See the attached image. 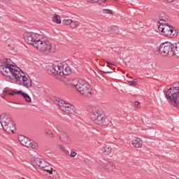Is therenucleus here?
Listing matches in <instances>:
<instances>
[{
	"mask_svg": "<svg viewBox=\"0 0 179 179\" xmlns=\"http://www.w3.org/2000/svg\"><path fill=\"white\" fill-rule=\"evenodd\" d=\"M0 123L6 132H8V134H15L16 127L10 116L6 115V113L1 114Z\"/></svg>",
	"mask_w": 179,
	"mask_h": 179,
	"instance_id": "7ed1b4c3",
	"label": "nucleus"
},
{
	"mask_svg": "<svg viewBox=\"0 0 179 179\" xmlns=\"http://www.w3.org/2000/svg\"><path fill=\"white\" fill-rule=\"evenodd\" d=\"M171 33L168 37H177V31L173 27V29H171Z\"/></svg>",
	"mask_w": 179,
	"mask_h": 179,
	"instance_id": "cd10ccee",
	"label": "nucleus"
},
{
	"mask_svg": "<svg viewBox=\"0 0 179 179\" xmlns=\"http://www.w3.org/2000/svg\"><path fill=\"white\" fill-rule=\"evenodd\" d=\"M109 69H111V67L108 66Z\"/></svg>",
	"mask_w": 179,
	"mask_h": 179,
	"instance_id": "de8ad7c7",
	"label": "nucleus"
},
{
	"mask_svg": "<svg viewBox=\"0 0 179 179\" xmlns=\"http://www.w3.org/2000/svg\"><path fill=\"white\" fill-rule=\"evenodd\" d=\"M59 139L63 142V143H69L71 142V138L69 136L66 134L65 132H60L59 134Z\"/></svg>",
	"mask_w": 179,
	"mask_h": 179,
	"instance_id": "2eb2a0df",
	"label": "nucleus"
},
{
	"mask_svg": "<svg viewBox=\"0 0 179 179\" xmlns=\"http://www.w3.org/2000/svg\"><path fill=\"white\" fill-rule=\"evenodd\" d=\"M59 148L60 149V150H62V152H65V147L63 145H59Z\"/></svg>",
	"mask_w": 179,
	"mask_h": 179,
	"instance_id": "f704fd0d",
	"label": "nucleus"
},
{
	"mask_svg": "<svg viewBox=\"0 0 179 179\" xmlns=\"http://www.w3.org/2000/svg\"><path fill=\"white\" fill-rule=\"evenodd\" d=\"M10 59L4 58L0 61V72L5 78H9L11 80L17 82L18 85L29 89L31 87V78L24 75L22 69L16 64H13Z\"/></svg>",
	"mask_w": 179,
	"mask_h": 179,
	"instance_id": "f257e3e1",
	"label": "nucleus"
},
{
	"mask_svg": "<svg viewBox=\"0 0 179 179\" xmlns=\"http://www.w3.org/2000/svg\"><path fill=\"white\" fill-rule=\"evenodd\" d=\"M62 23L63 24H66V25L71 24L72 23V20L71 19L63 20Z\"/></svg>",
	"mask_w": 179,
	"mask_h": 179,
	"instance_id": "c85d7f7f",
	"label": "nucleus"
},
{
	"mask_svg": "<svg viewBox=\"0 0 179 179\" xmlns=\"http://www.w3.org/2000/svg\"><path fill=\"white\" fill-rule=\"evenodd\" d=\"M128 83L130 86H136V83H138V79H135L134 81H128Z\"/></svg>",
	"mask_w": 179,
	"mask_h": 179,
	"instance_id": "c756f323",
	"label": "nucleus"
},
{
	"mask_svg": "<svg viewBox=\"0 0 179 179\" xmlns=\"http://www.w3.org/2000/svg\"><path fill=\"white\" fill-rule=\"evenodd\" d=\"M163 20H160V21L158 22V29L159 31H161V33H163L165 37H169L171 34V31L173 27L169 24L163 23Z\"/></svg>",
	"mask_w": 179,
	"mask_h": 179,
	"instance_id": "1a4fd4ad",
	"label": "nucleus"
},
{
	"mask_svg": "<svg viewBox=\"0 0 179 179\" xmlns=\"http://www.w3.org/2000/svg\"><path fill=\"white\" fill-rule=\"evenodd\" d=\"M166 2H173V1H174V0H166Z\"/></svg>",
	"mask_w": 179,
	"mask_h": 179,
	"instance_id": "79ce46f5",
	"label": "nucleus"
},
{
	"mask_svg": "<svg viewBox=\"0 0 179 179\" xmlns=\"http://www.w3.org/2000/svg\"><path fill=\"white\" fill-rule=\"evenodd\" d=\"M20 95L22 96V97H23L24 100L27 103H31V98H30V96H29L27 93H24L23 92V91H21V93Z\"/></svg>",
	"mask_w": 179,
	"mask_h": 179,
	"instance_id": "5701e85b",
	"label": "nucleus"
},
{
	"mask_svg": "<svg viewBox=\"0 0 179 179\" xmlns=\"http://www.w3.org/2000/svg\"><path fill=\"white\" fill-rule=\"evenodd\" d=\"M172 47V57H176L179 58V43H176L173 44Z\"/></svg>",
	"mask_w": 179,
	"mask_h": 179,
	"instance_id": "dca6fc26",
	"label": "nucleus"
},
{
	"mask_svg": "<svg viewBox=\"0 0 179 179\" xmlns=\"http://www.w3.org/2000/svg\"><path fill=\"white\" fill-rule=\"evenodd\" d=\"M23 146H25L26 148H31V149H36V148L38 146V144L36 142L33 141L32 140L28 139V141H26Z\"/></svg>",
	"mask_w": 179,
	"mask_h": 179,
	"instance_id": "f3484780",
	"label": "nucleus"
},
{
	"mask_svg": "<svg viewBox=\"0 0 179 179\" xmlns=\"http://www.w3.org/2000/svg\"><path fill=\"white\" fill-rule=\"evenodd\" d=\"M45 132L47 135H50V138H54V134L51 130H46Z\"/></svg>",
	"mask_w": 179,
	"mask_h": 179,
	"instance_id": "2f4dec72",
	"label": "nucleus"
},
{
	"mask_svg": "<svg viewBox=\"0 0 179 179\" xmlns=\"http://www.w3.org/2000/svg\"><path fill=\"white\" fill-rule=\"evenodd\" d=\"M106 2H107V0H99V5H101V6H103Z\"/></svg>",
	"mask_w": 179,
	"mask_h": 179,
	"instance_id": "72a5a7b5",
	"label": "nucleus"
},
{
	"mask_svg": "<svg viewBox=\"0 0 179 179\" xmlns=\"http://www.w3.org/2000/svg\"><path fill=\"white\" fill-rule=\"evenodd\" d=\"M99 167H100V169H103L108 173L114 171V170H115V164H114V162L107 161L106 159L100 161Z\"/></svg>",
	"mask_w": 179,
	"mask_h": 179,
	"instance_id": "9d476101",
	"label": "nucleus"
},
{
	"mask_svg": "<svg viewBox=\"0 0 179 179\" xmlns=\"http://www.w3.org/2000/svg\"><path fill=\"white\" fill-rule=\"evenodd\" d=\"M62 70L61 65L51 64L47 67L48 73L50 75H59L60 71Z\"/></svg>",
	"mask_w": 179,
	"mask_h": 179,
	"instance_id": "9b49d317",
	"label": "nucleus"
},
{
	"mask_svg": "<svg viewBox=\"0 0 179 179\" xmlns=\"http://www.w3.org/2000/svg\"><path fill=\"white\" fill-rule=\"evenodd\" d=\"M20 93H22V90L15 91V90H4L1 96L2 99H5L6 94H8L9 96H15V94L20 95Z\"/></svg>",
	"mask_w": 179,
	"mask_h": 179,
	"instance_id": "4468645a",
	"label": "nucleus"
},
{
	"mask_svg": "<svg viewBox=\"0 0 179 179\" xmlns=\"http://www.w3.org/2000/svg\"><path fill=\"white\" fill-rule=\"evenodd\" d=\"M45 166H50V164L48 162H45V160L42 159L41 164V165H39L38 170H43L45 167Z\"/></svg>",
	"mask_w": 179,
	"mask_h": 179,
	"instance_id": "a878e982",
	"label": "nucleus"
},
{
	"mask_svg": "<svg viewBox=\"0 0 179 179\" xmlns=\"http://www.w3.org/2000/svg\"><path fill=\"white\" fill-rule=\"evenodd\" d=\"M43 171H45L46 173H48L50 174V173L52 171V169L51 168V166H50V165H46L43 169Z\"/></svg>",
	"mask_w": 179,
	"mask_h": 179,
	"instance_id": "bb28decb",
	"label": "nucleus"
},
{
	"mask_svg": "<svg viewBox=\"0 0 179 179\" xmlns=\"http://www.w3.org/2000/svg\"><path fill=\"white\" fill-rule=\"evenodd\" d=\"M178 85H179V82H178Z\"/></svg>",
	"mask_w": 179,
	"mask_h": 179,
	"instance_id": "09e8293b",
	"label": "nucleus"
},
{
	"mask_svg": "<svg viewBox=\"0 0 179 179\" xmlns=\"http://www.w3.org/2000/svg\"><path fill=\"white\" fill-rule=\"evenodd\" d=\"M19 179H26V178H22V177H21V178H20Z\"/></svg>",
	"mask_w": 179,
	"mask_h": 179,
	"instance_id": "a18cd8bd",
	"label": "nucleus"
},
{
	"mask_svg": "<svg viewBox=\"0 0 179 179\" xmlns=\"http://www.w3.org/2000/svg\"><path fill=\"white\" fill-rule=\"evenodd\" d=\"M87 2H93V0H87Z\"/></svg>",
	"mask_w": 179,
	"mask_h": 179,
	"instance_id": "37998d69",
	"label": "nucleus"
},
{
	"mask_svg": "<svg viewBox=\"0 0 179 179\" xmlns=\"http://www.w3.org/2000/svg\"><path fill=\"white\" fill-rule=\"evenodd\" d=\"M134 104H135V106L136 107H138V108H140V107H141V102L136 101Z\"/></svg>",
	"mask_w": 179,
	"mask_h": 179,
	"instance_id": "c9c22d12",
	"label": "nucleus"
},
{
	"mask_svg": "<svg viewBox=\"0 0 179 179\" xmlns=\"http://www.w3.org/2000/svg\"><path fill=\"white\" fill-rule=\"evenodd\" d=\"M102 10H103V13H108V9H103Z\"/></svg>",
	"mask_w": 179,
	"mask_h": 179,
	"instance_id": "58836bf2",
	"label": "nucleus"
},
{
	"mask_svg": "<svg viewBox=\"0 0 179 179\" xmlns=\"http://www.w3.org/2000/svg\"><path fill=\"white\" fill-rule=\"evenodd\" d=\"M90 118L94 124L104 127L107 122L106 121V113L100 106H92L90 110Z\"/></svg>",
	"mask_w": 179,
	"mask_h": 179,
	"instance_id": "f03ea898",
	"label": "nucleus"
},
{
	"mask_svg": "<svg viewBox=\"0 0 179 179\" xmlns=\"http://www.w3.org/2000/svg\"><path fill=\"white\" fill-rule=\"evenodd\" d=\"M49 174L51 179H59V174H58L55 169H52Z\"/></svg>",
	"mask_w": 179,
	"mask_h": 179,
	"instance_id": "4be33fe9",
	"label": "nucleus"
},
{
	"mask_svg": "<svg viewBox=\"0 0 179 179\" xmlns=\"http://www.w3.org/2000/svg\"><path fill=\"white\" fill-rule=\"evenodd\" d=\"M78 22H76V21H74V22H73L72 21V22L70 24V27H71V29H75V27H76L77 26H78Z\"/></svg>",
	"mask_w": 179,
	"mask_h": 179,
	"instance_id": "7c9ffc66",
	"label": "nucleus"
},
{
	"mask_svg": "<svg viewBox=\"0 0 179 179\" xmlns=\"http://www.w3.org/2000/svg\"><path fill=\"white\" fill-rule=\"evenodd\" d=\"M173 43L170 42H165L160 44L158 48V52H160L163 57L166 55H172L173 54Z\"/></svg>",
	"mask_w": 179,
	"mask_h": 179,
	"instance_id": "0eeeda50",
	"label": "nucleus"
},
{
	"mask_svg": "<svg viewBox=\"0 0 179 179\" xmlns=\"http://www.w3.org/2000/svg\"><path fill=\"white\" fill-rule=\"evenodd\" d=\"M80 94L84 96V97H87L88 99L92 96V87L90 85L87 84L82 90L78 91Z\"/></svg>",
	"mask_w": 179,
	"mask_h": 179,
	"instance_id": "f8f14e48",
	"label": "nucleus"
},
{
	"mask_svg": "<svg viewBox=\"0 0 179 179\" xmlns=\"http://www.w3.org/2000/svg\"><path fill=\"white\" fill-rule=\"evenodd\" d=\"M107 10L109 15H114V11H113V10L108 9Z\"/></svg>",
	"mask_w": 179,
	"mask_h": 179,
	"instance_id": "4c0bfd02",
	"label": "nucleus"
},
{
	"mask_svg": "<svg viewBox=\"0 0 179 179\" xmlns=\"http://www.w3.org/2000/svg\"><path fill=\"white\" fill-rule=\"evenodd\" d=\"M7 47H10V48H12V47H11V45H10V44H8V45H7Z\"/></svg>",
	"mask_w": 179,
	"mask_h": 179,
	"instance_id": "c03bdc74",
	"label": "nucleus"
},
{
	"mask_svg": "<svg viewBox=\"0 0 179 179\" xmlns=\"http://www.w3.org/2000/svg\"><path fill=\"white\" fill-rule=\"evenodd\" d=\"M92 2L97 3L100 2V0H92Z\"/></svg>",
	"mask_w": 179,
	"mask_h": 179,
	"instance_id": "a19ab883",
	"label": "nucleus"
},
{
	"mask_svg": "<svg viewBox=\"0 0 179 179\" xmlns=\"http://www.w3.org/2000/svg\"><path fill=\"white\" fill-rule=\"evenodd\" d=\"M67 85L71 87H76V90L79 92L87 85V83L80 78H68Z\"/></svg>",
	"mask_w": 179,
	"mask_h": 179,
	"instance_id": "6e6552de",
	"label": "nucleus"
},
{
	"mask_svg": "<svg viewBox=\"0 0 179 179\" xmlns=\"http://www.w3.org/2000/svg\"><path fill=\"white\" fill-rule=\"evenodd\" d=\"M100 72H101L102 73H106V75L108 74V73H113V72L114 71H107V70H100Z\"/></svg>",
	"mask_w": 179,
	"mask_h": 179,
	"instance_id": "473e14b6",
	"label": "nucleus"
},
{
	"mask_svg": "<svg viewBox=\"0 0 179 179\" xmlns=\"http://www.w3.org/2000/svg\"><path fill=\"white\" fill-rule=\"evenodd\" d=\"M28 138L23 136V135H20L18 136V141L22 145V146L25 144V143L28 141Z\"/></svg>",
	"mask_w": 179,
	"mask_h": 179,
	"instance_id": "b1692460",
	"label": "nucleus"
},
{
	"mask_svg": "<svg viewBox=\"0 0 179 179\" xmlns=\"http://www.w3.org/2000/svg\"><path fill=\"white\" fill-rule=\"evenodd\" d=\"M76 156V152L75 151H71V157H75Z\"/></svg>",
	"mask_w": 179,
	"mask_h": 179,
	"instance_id": "e433bc0d",
	"label": "nucleus"
},
{
	"mask_svg": "<svg viewBox=\"0 0 179 179\" xmlns=\"http://www.w3.org/2000/svg\"><path fill=\"white\" fill-rule=\"evenodd\" d=\"M61 68L62 69L60 70V72H59V76H64L67 75H69L72 71H71V68L68 66V64H60Z\"/></svg>",
	"mask_w": 179,
	"mask_h": 179,
	"instance_id": "ddd939ff",
	"label": "nucleus"
},
{
	"mask_svg": "<svg viewBox=\"0 0 179 179\" xmlns=\"http://www.w3.org/2000/svg\"><path fill=\"white\" fill-rule=\"evenodd\" d=\"M35 48L40 51V52L50 54V52H54L55 51V45L51 44L48 41L43 40V37L41 36V38L35 44Z\"/></svg>",
	"mask_w": 179,
	"mask_h": 179,
	"instance_id": "20e7f679",
	"label": "nucleus"
},
{
	"mask_svg": "<svg viewBox=\"0 0 179 179\" xmlns=\"http://www.w3.org/2000/svg\"><path fill=\"white\" fill-rule=\"evenodd\" d=\"M52 22L57 23V24H61V17L57 14H55L52 17Z\"/></svg>",
	"mask_w": 179,
	"mask_h": 179,
	"instance_id": "393cba45",
	"label": "nucleus"
},
{
	"mask_svg": "<svg viewBox=\"0 0 179 179\" xmlns=\"http://www.w3.org/2000/svg\"><path fill=\"white\" fill-rule=\"evenodd\" d=\"M55 103L57 104L62 111L66 113L67 114H73L75 113V106L70 103H65V101L61 100L59 98L55 99Z\"/></svg>",
	"mask_w": 179,
	"mask_h": 179,
	"instance_id": "423d86ee",
	"label": "nucleus"
},
{
	"mask_svg": "<svg viewBox=\"0 0 179 179\" xmlns=\"http://www.w3.org/2000/svg\"><path fill=\"white\" fill-rule=\"evenodd\" d=\"M107 64L106 66H108V65H114L113 63H110L109 62H106Z\"/></svg>",
	"mask_w": 179,
	"mask_h": 179,
	"instance_id": "ea45409f",
	"label": "nucleus"
},
{
	"mask_svg": "<svg viewBox=\"0 0 179 179\" xmlns=\"http://www.w3.org/2000/svg\"><path fill=\"white\" fill-rule=\"evenodd\" d=\"M108 31L110 34H118L120 31L118 30V27L116 26H112L108 28Z\"/></svg>",
	"mask_w": 179,
	"mask_h": 179,
	"instance_id": "aec40b11",
	"label": "nucleus"
},
{
	"mask_svg": "<svg viewBox=\"0 0 179 179\" xmlns=\"http://www.w3.org/2000/svg\"><path fill=\"white\" fill-rule=\"evenodd\" d=\"M114 1H115V2H118V0H114Z\"/></svg>",
	"mask_w": 179,
	"mask_h": 179,
	"instance_id": "49530a36",
	"label": "nucleus"
},
{
	"mask_svg": "<svg viewBox=\"0 0 179 179\" xmlns=\"http://www.w3.org/2000/svg\"><path fill=\"white\" fill-rule=\"evenodd\" d=\"M41 38V35L31 32V31H26L23 34V39L25 43L27 44H30V45H33V47H36V44Z\"/></svg>",
	"mask_w": 179,
	"mask_h": 179,
	"instance_id": "39448f33",
	"label": "nucleus"
},
{
	"mask_svg": "<svg viewBox=\"0 0 179 179\" xmlns=\"http://www.w3.org/2000/svg\"><path fill=\"white\" fill-rule=\"evenodd\" d=\"M41 162H43V159L36 158L32 161V165L35 169H40L39 166H41Z\"/></svg>",
	"mask_w": 179,
	"mask_h": 179,
	"instance_id": "6ab92c4d",
	"label": "nucleus"
},
{
	"mask_svg": "<svg viewBox=\"0 0 179 179\" xmlns=\"http://www.w3.org/2000/svg\"><path fill=\"white\" fill-rule=\"evenodd\" d=\"M131 143L135 146V148H141L143 145L142 140L138 137H135L134 139L131 141Z\"/></svg>",
	"mask_w": 179,
	"mask_h": 179,
	"instance_id": "a211bd4d",
	"label": "nucleus"
},
{
	"mask_svg": "<svg viewBox=\"0 0 179 179\" xmlns=\"http://www.w3.org/2000/svg\"><path fill=\"white\" fill-rule=\"evenodd\" d=\"M111 150L112 148L107 145H104L102 148V152L103 153V155H111Z\"/></svg>",
	"mask_w": 179,
	"mask_h": 179,
	"instance_id": "412c9836",
	"label": "nucleus"
}]
</instances>
